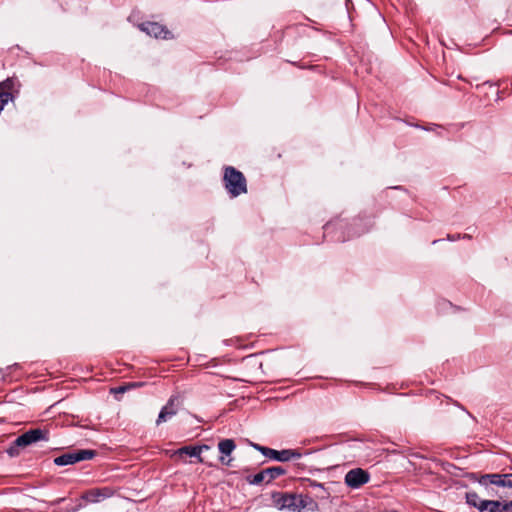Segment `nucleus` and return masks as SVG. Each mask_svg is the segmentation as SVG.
<instances>
[{
	"label": "nucleus",
	"mask_w": 512,
	"mask_h": 512,
	"mask_svg": "<svg viewBox=\"0 0 512 512\" xmlns=\"http://www.w3.org/2000/svg\"><path fill=\"white\" fill-rule=\"evenodd\" d=\"M296 494L273 492L271 499L275 507L279 510H289L295 512Z\"/></svg>",
	"instance_id": "9d476101"
},
{
	"label": "nucleus",
	"mask_w": 512,
	"mask_h": 512,
	"mask_svg": "<svg viewBox=\"0 0 512 512\" xmlns=\"http://www.w3.org/2000/svg\"><path fill=\"white\" fill-rule=\"evenodd\" d=\"M140 29L147 33L150 36H153L157 39H172L173 34L170 30L167 29L166 26L161 25L157 22H144L139 25Z\"/></svg>",
	"instance_id": "1a4fd4ad"
},
{
	"label": "nucleus",
	"mask_w": 512,
	"mask_h": 512,
	"mask_svg": "<svg viewBox=\"0 0 512 512\" xmlns=\"http://www.w3.org/2000/svg\"><path fill=\"white\" fill-rule=\"evenodd\" d=\"M113 493V490L109 487L92 488L82 495V499L89 503H97L111 497Z\"/></svg>",
	"instance_id": "f8f14e48"
},
{
	"label": "nucleus",
	"mask_w": 512,
	"mask_h": 512,
	"mask_svg": "<svg viewBox=\"0 0 512 512\" xmlns=\"http://www.w3.org/2000/svg\"><path fill=\"white\" fill-rule=\"evenodd\" d=\"M127 386H130V389H132V388L143 386V383L142 382H132V383H127Z\"/></svg>",
	"instance_id": "6ab92c4d"
},
{
	"label": "nucleus",
	"mask_w": 512,
	"mask_h": 512,
	"mask_svg": "<svg viewBox=\"0 0 512 512\" xmlns=\"http://www.w3.org/2000/svg\"><path fill=\"white\" fill-rule=\"evenodd\" d=\"M286 469L281 466L269 467L261 470L255 475H248L245 480L250 485H260L262 483L269 484L273 480L279 478L280 476L286 474Z\"/></svg>",
	"instance_id": "0eeeda50"
},
{
	"label": "nucleus",
	"mask_w": 512,
	"mask_h": 512,
	"mask_svg": "<svg viewBox=\"0 0 512 512\" xmlns=\"http://www.w3.org/2000/svg\"><path fill=\"white\" fill-rule=\"evenodd\" d=\"M351 226H322L321 230H323V235H330L333 234L335 237L333 238L334 241L338 242H344L346 241V238L344 237V234Z\"/></svg>",
	"instance_id": "4468645a"
},
{
	"label": "nucleus",
	"mask_w": 512,
	"mask_h": 512,
	"mask_svg": "<svg viewBox=\"0 0 512 512\" xmlns=\"http://www.w3.org/2000/svg\"><path fill=\"white\" fill-rule=\"evenodd\" d=\"M503 508L507 509V512H512V501L506 502Z\"/></svg>",
	"instance_id": "412c9836"
},
{
	"label": "nucleus",
	"mask_w": 512,
	"mask_h": 512,
	"mask_svg": "<svg viewBox=\"0 0 512 512\" xmlns=\"http://www.w3.org/2000/svg\"><path fill=\"white\" fill-rule=\"evenodd\" d=\"M468 478L479 483L487 497L503 499L512 495V473H470Z\"/></svg>",
	"instance_id": "f257e3e1"
},
{
	"label": "nucleus",
	"mask_w": 512,
	"mask_h": 512,
	"mask_svg": "<svg viewBox=\"0 0 512 512\" xmlns=\"http://www.w3.org/2000/svg\"><path fill=\"white\" fill-rule=\"evenodd\" d=\"M97 455L96 450L92 449H75L68 451L56 458L53 462L56 466L73 465L81 461L91 460Z\"/></svg>",
	"instance_id": "39448f33"
},
{
	"label": "nucleus",
	"mask_w": 512,
	"mask_h": 512,
	"mask_svg": "<svg viewBox=\"0 0 512 512\" xmlns=\"http://www.w3.org/2000/svg\"><path fill=\"white\" fill-rule=\"evenodd\" d=\"M223 185L231 198L246 194L247 180L244 174L233 166L224 167Z\"/></svg>",
	"instance_id": "f03ea898"
},
{
	"label": "nucleus",
	"mask_w": 512,
	"mask_h": 512,
	"mask_svg": "<svg viewBox=\"0 0 512 512\" xmlns=\"http://www.w3.org/2000/svg\"><path fill=\"white\" fill-rule=\"evenodd\" d=\"M466 503L476 508L479 512H507L503 508L506 502L493 499H482L475 491H469L465 494Z\"/></svg>",
	"instance_id": "20e7f679"
},
{
	"label": "nucleus",
	"mask_w": 512,
	"mask_h": 512,
	"mask_svg": "<svg viewBox=\"0 0 512 512\" xmlns=\"http://www.w3.org/2000/svg\"><path fill=\"white\" fill-rule=\"evenodd\" d=\"M209 447L207 445L203 446H184L176 451L177 454L182 455H188L190 457H196L198 459V462H203V459L201 457V452L203 449H208Z\"/></svg>",
	"instance_id": "dca6fc26"
},
{
	"label": "nucleus",
	"mask_w": 512,
	"mask_h": 512,
	"mask_svg": "<svg viewBox=\"0 0 512 512\" xmlns=\"http://www.w3.org/2000/svg\"><path fill=\"white\" fill-rule=\"evenodd\" d=\"M20 368V365L15 363L13 365L7 366L5 369H0V373L2 374V379L4 381H11L10 374L12 371H15Z\"/></svg>",
	"instance_id": "f3484780"
},
{
	"label": "nucleus",
	"mask_w": 512,
	"mask_h": 512,
	"mask_svg": "<svg viewBox=\"0 0 512 512\" xmlns=\"http://www.w3.org/2000/svg\"><path fill=\"white\" fill-rule=\"evenodd\" d=\"M345 484L353 489H357L370 480V474L362 468H354L345 475Z\"/></svg>",
	"instance_id": "6e6552de"
},
{
	"label": "nucleus",
	"mask_w": 512,
	"mask_h": 512,
	"mask_svg": "<svg viewBox=\"0 0 512 512\" xmlns=\"http://www.w3.org/2000/svg\"><path fill=\"white\" fill-rule=\"evenodd\" d=\"M293 65L299 67L300 69H306L308 68V66H305V65H302V64H299V63H296V62H292ZM315 67L314 66H309V69H314Z\"/></svg>",
	"instance_id": "aec40b11"
},
{
	"label": "nucleus",
	"mask_w": 512,
	"mask_h": 512,
	"mask_svg": "<svg viewBox=\"0 0 512 512\" xmlns=\"http://www.w3.org/2000/svg\"><path fill=\"white\" fill-rule=\"evenodd\" d=\"M250 444L255 450L259 451L263 456L279 462H288L293 459H299L302 456V454L298 450L283 449L278 451L253 442H251Z\"/></svg>",
	"instance_id": "423d86ee"
},
{
	"label": "nucleus",
	"mask_w": 512,
	"mask_h": 512,
	"mask_svg": "<svg viewBox=\"0 0 512 512\" xmlns=\"http://www.w3.org/2000/svg\"><path fill=\"white\" fill-rule=\"evenodd\" d=\"M49 430L35 428L30 429L19 435L6 450L10 457H16L20 454V448H25L38 441H48Z\"/></svg>",
	"instance_id": "7ed1b4c3"
},
{
	"label": "nucleus",
	"mask_w": 512,
	"mask_h": 512,
	"mask_svg": "<svg viewBox=\"0 0 512 512\" xmlns=\"http://www.w3.org/2000/svg\"><path fill=\"white\" fill-rule=\"evenodd\" d=\"M179 399L177 396H171L166 405L162 407L158 418L156 420V424L160 425L163 422H166L168 419L173 417L178 412Z\"/></svg>",
	"instance_id": "9b49d317"
},
{
	"label": "nucleus",
	"mask_w": 512,
	"mask_h": 512,
	"mask_svg": "<svg viewBox=\"0 0 512 512\" xmlns=\"http://www.w3.org/2000/svg\"><path fill=\"white\" fill-rule=\"evenodd\" d=\"M295 498V511L297 512H307L308 510H313L317 506L309 496L296 494Z\"/></svg>",
	"instance_id": "2eb2a0df"
},
{
	"label": "nucleus",
	"mask_w": 512,
	"mask_h": 512,
	"mask_svg": "<svg viewBox=\"0 0 512 512\" xmlns=\"http://www.w3.org/2000/svg\"><path fill=\"white\" fill-rule=\"evenodd\" d=\"M236 444L233 439H223L218 443V449L222 456L220 457V462L223 465L230 466L232 462V458H226V456H230L231 453L235 450Z\"/></svg>",
	"instance_id": "ddd939ff"
},
{
	"label": "nucleus",
	"mask_w": 512,
	"mask_h": 512,
	"mask_svg": "<svg viewBox=\"0 0 512 512\" xmlns=\"http://www.w3.org/2000/svg\"><path fill=\"white\" fill-rule=\"evenodd\" d=\"M128 390H130V386H127V384H125V385H121V386L112 388L111 389V393H113V394H122V393H125Z\"/></svg>",
	"instance_id": "a211bd4d"
}]
</instances>
